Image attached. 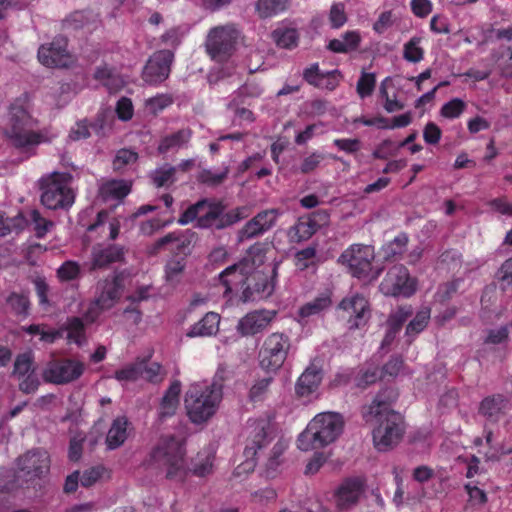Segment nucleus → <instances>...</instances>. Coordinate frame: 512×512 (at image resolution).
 <instances>
[{"label":"nucleus","instance_id":"nucleus-42","mask_svg":"<svg viewBox=\"0 0 512 512\" xmlns=\"http://www.w3.org/2000/svg\"><path fill=\"white\" fill-rule=\"evenodd\" d=\"M67 338L76 344H81L85 339V325L80 317H70L67 319L66 327Z\"/></svg>","mask_w":512,"mask_h":512},{"label":"nucleus","instance_id":"nucleus-10","mask_svg":"<svg viewBox=\"0 0 512 512\" xmlns=\"http://www.w3.org/2000/svg\"><path fill=\"white\" fill-rule=\"evenodd\" d=\"M85 371V364L72 358H53L42 372L46 383L65 385L78 380Z\"/></svg>","mask_w":512,"mask_h":512},{"label":"nucleus","instance_id":"nucleus-59","mask_svg":"<svg viewBox=\"0 0 512 512\" xmlns=\"http://www.w3.org/2000/svg\"><path fill=\"white\" fill-rule=\"evenodd\" d=\"M439 261L445 264L448 269L459 268L462 264V253L457 249H447L439 257Z\"/></svg>","mask_w":512,"mask_h":512},{"label":"nucleus","instance_id":"nucleus-41","mask_svg":"<svg viewBox=\"0 0 512 512\" xmlns=\"http://www.w3.org/2000/svg\"><path fill=\"white\" fill-rule=\"evenodd\" d=\"M288 0H258L257 11L263 18L271 17L286 10Z\"/></svg>","mask_w":512,"mask_h":512},{"label":"nucleus","instance_id":"nucleus-40","mask_svg":"<svg viewBox=\"0 0 512 512\" xmlns=\"http://www.w3.org/2000/svg\"><path fill=\"white\" fill-rule=\"evenodd\" d=\"M430 320V309L424 308L416 313L414 318L406 326V335L415 337L421 333L428 325Z\"/></svg>","mask_w":512,"mask_h":512},{"label":"nucleus","instance_id":"nucleus-29","mask_svg":"<svg viewBox=\"0 0 512 512\" xmlns=\"http://www.w3.org/2000/svg\"><path fill=\"white\" fill-rule=\"evenodd\" d=\"M220 316L215 312H208L204 317L195 323L187 333L188 337L212 336L219 329Z\"/></svg>","mask_w":512,"mask_h":512},{"label":"nucleus","instance_id":"nucleus-14","mask_svg":"<svg viewBox=\"0 0 512 512\" xmlns=\"http://www.w3.org/2000/svg\"><path fill=\"white\" fill-rule=\"evenodd\" d=\"M338 308L346 314L347 325L350 330L365 327L371 318L369 300L359 293L344 297Z\"/></svg>","mask_w":512,"mask_h":512},{"label":"nucleus","instance_id":"nucleus-18","mask_svg":"<svg viewBox=\"0 0 512 512\" xmlns=\"http://www.w3.org/2000/svg\"><path fill=\"white\" fill-rule=\"evenodd\" d=\"M276 312L255 310L242 317L237 325L238 332L243 336H252L266 329L275 318Z\"/></svg>","mask_w":512,"mask_h":512},{"label":"nucleus","instance_id":"nucleus-3","mask_svg":"<svg viewBox=\"0 0 512 512\" xmlns=\"http://www.w3.org/2000/svg\"><path fill=\"white\" fill-rule=\"evenodd\" d=\"M16 466V472H6L0 479V492L10 493L44 477L50 470V457L44 450L32 449L16 459Z\"/></svg>","mask_w":512,"mask_h":512},{"label":"nucleus","instance_id":"nucleus-27","mask_svg":"<svg viewBox=\"0 0 512 512\" xmlns=\"http://www.w3.org/2000/svg\"><path fill=\"white\" fill-rule=\"evenodd\" d=\"M361 40L358 31H346L340 38L330 40L327 49L333 53H350L358 50Z\"/></svg>","mask_w":512,"mask_h":512},{"label":"nucleus","instance_id":"nucleus-9","mask_svg":"<svg viewBox=\"0 0 512 512\" xmlns=\"http://www.w3.org/2000/svg\"><path fill=\"white\" fill-rule=\"evenodd\" d=\"M290 349V339L283 333H272L263 342L259 351L262 369L275 372L284 364Z\"/></svg>","mask_w":512,"mask_h":512},{"label":"nucleus","instance_id":"nucleus-4","mask_svg":"<svg viewBox=\"0 0 512 512\" xmlns=\"http://www.w3.org/2000/svg\"><path fill=\"white\" fill-rule=\"evenodd\" d=\"M342 416L334 412L316 415L298 436L297 447L302 451L324 447L334 442L343 430Z\"/></svg>","mask_w":512,"mask_h":512},{"label":"nucleus","instance_id":"nucleus-50","mask_svg":"<svg viewBox=\"0 0 512 512\" xmlns=\"http://www.w3.org/2000/svg\"><path fill=\"white\" fill-rule=\"evenodd\" d=\"M173 97L169 94H157L146 100V107L151 113L157 115L173 104Z\"/></svg>","mask_w":512,"mask_h":512},{"label":"nucleus","instance_id":"nucleus-16","mask_svg":"<svg viewBox=\"0 0 512 512\" xmlns=\"http://www.w3.org/2000/svg\"><path fill=\"white\" fill-rule=\"evenodd\" d=\"M277 268L278 264H274L271 278L261 271H251L242 292L243 300L247 302L268 298L275 288L273 278L277 275Z\"/></svg>","mask_w":512,"mask_h":512},{"label":"nucleus","instance_id":"nucleus-34","mask_svg":"<svg viewBox=\"0 0 512 512\" xmlns=\"http://www.w3.org/2000/svg\"><path fill=\"white\" fill-rule=\"evenodd\" d=\"M82 275L80 264L74 260L64 261L56 270V276L62 283L78 280Z\"/></svg>","mask_w":512,"mask_h":512},{"label":"nucleus","instance_id":"nucleus-49","mask_svg":"<svg viewBox=\"0 0 512 512\" xmlns=\"http://www.w3.org/2000/svg\"><path fill=\"white\" fill-rule=\"evenodd\" d=\"M30 221L34 226V231L37 238H43L49 231L50 227L53 225L52 221L44 218L36 209L30 212Z\"/></svg>","mask_w":512,"mask_h":512},{"label":"nucleus","instance_id":"nucleus-61","mask_svg":"<svg viewBox=\"0 0 512 512\" xmlns=\"http://www.w3.org/2000/svg\"><path fill=\"white\" fill-rule=\"evenodd\" d=\"M117 117L122 121H129L134 114L132 100L128 97H121L116 104Z\"/></svg>","mask_w":512,"mask_h":512},{"label":"nucleus","instance_id":"nucleus-25","mask_svg":"<svg viewBox=\"0 0 512 512\" xmlns=\"http://www.w3.org/2000/svg\"><path fill=\"white\" fill-rule=\"evenodd\" d=\"M129 425L130 422L126 416H118L112 421L105 439L108 450H115L125 443Z\"/></svg>","mask_w":512,"mask_h":512},{"label":"nucleus","instance_id":"nucleus-21","mask_svg":"<svg viewBox=\"0 0 512 512\" xmlns=\"http://www.w3.org/2000/svg\"><path fill=\"white\" fill-rule=\"evenodd\" d=\"M250 272L247 263L241 261L223 270L219 274V281L225 288L224 295H228L238 287L243 290Z\"/></svg>","mask_w":512,"mask_h":512},{"label":"nucleus","instance_id":"nucleus-12","mask_svg":"<svg viewBox=\"0 0 512 512\" xmlns=\"http://www.w3.org/2000/svg\"><path fill=\"white\" fill-rule=\"evenodd\" d=\"M276 438V430L266 421H258L250 433L244 449L246 458L244 465L247 469H253L258 455L264 454L266 448Z\"/></svg>","mask_w":512,"mask_h":512},{"label":"nucleus","instance_id":"nucleus-52","mask_svg":"<svg viewBox=\"0 0 512 512\" xmlns=\"http://www.w3.org/2000/svg\"><path fill=\"white\" fill-rule=\"evenodd\" d=\"M316 257L315 247H306L296 252L295 254V266L304 271L314 264Z\"/></svg>","mask_w":512,"mask_h":512},{"label":"nucleus","instance_id":"nucleus-47","mask_svg":"<svg viewBox=\"0 0 512 512\" xmlns=\"http://www.w3.org/2000/svg\"><path fill=\"white\" fill-rule=\"evenodd\" d=\"M138 160V153L127 148H122L117 151L113 160L114 171H121L127 165L133 164Z\"/></svg>","mask_w":512,"mask_h":512},{"label":"nucleus","instance_id":"nucleus-8","mask_svg":"<svg viewBox=\"0 0 512 512\" xmlns=\"http://www.w3.org/2000/svg\"><path fill=\"white\" fill-rule=\"evenodd\" d=\"M239 32L234 24L219 25L209 30L205 50L218 63L227 61L235 50Z\"/></svg>","mask_w":512,"mask_h":512},{"label":"nucleus","instance_id":"nucleus-7","mask_svg":"<svg viewBox=\"0 0 512 512\" xmlns=\"http://www.w3.org/2000/svg\"><path fill=\"white\" fill-rule=\"evenodd\" d=\"M71 178L69 173L60 172H54L42 178L40 181L42 204L51 210L69 209L75 201V194L70 187Z\"/></svg>","mask_w":512,"mask_h":512},{"label":"nucleus","instance_id":"nucleus-44","mask_svg":"<svg viewBox=\"0 0 512 512\" xmlns=\"http://www.w3.org/2000/svg\"><path fill=\"white\" fill-rule=\"evenodd\" d=\"M375 86V73L362 71L357 81L356 92L361 99H365L373 94Z\"/></svg>","mask_w":512,"mask_h":512},{"label":"nucleus","instance_id":"nucleus-54","mask_svg":"<svg viewBox=\"0 0 512 512\" xmlns=\"http://www.w3.org/2000/svg\"><path fill=\"white\" fill-rule=\"evenodd\" d=\"M32 364L33 359L29 353L19 354L14 362L13 374L19 379L30 374L33 372Z\"/></svg>","mask_w":512,"mask_h":512},{"label":"nucleus","instance_id":"nucleus-20","mask_svg":"<svg viewBox=\"0 0 512 512\" xmlns=\"http://www.w3.org/2000/svg\"><path fill=\"white\" fill-rule=\"evenodd\" d=\"M364 491V482L360 478H348L342 482L335 492L336 506L346 510L354 506Z\"/></svg>","mask_w":512,"mask_h":512},{"label":"nucleus","instance_id":"nucleus-46","mask_svg":"<svg viewBox=\"0 0 512 512\" xmlns=\"http://www.w3.org/2000/svg\"><path fill=\"white\" fill-rule=\"evenodd\" d=\"M186 262L183 257L173 258L169 260L165 266L166 281L176 284L180 281V277L185 269Z\"/></svg>","mask_w":512,"mask_h":512},{"label":"nucleus","instance_id":"nucleus-37","mask_svg":"<svg viewBox=\"0 0 512 512\" xmlns=\"http://www.w3.org/2000/svg\"><path fill=\"white\" fill-rule=\"evenodd\" d=\"M152 353L145 357H138L140 362H143V375L145 380L151 383H159L163 380L162 366L157 362L149 363Z\"/></svg>","mask_w":512,"mask_h":512},{"label":"nucleus","instance_id":"nucleus-32","mask_svg":"<svg viewBox=\"0 0 512 512\" xmlns=\"http://www.w3.org/2000/svg\"><path fill=\"white\" fill-rule=\"evenodd\" d=\"M269 248L268 243L257 242L247 250L246 256L241 262L247 263L250 271H257L256 268L264 263Z\"/></svg>","mask_w":512,"mask_h":512},{"label":"nucleus","instance_id":"nucleus-56","mask_svg":"<svg viewBox=\"0 0 512 512\" xmlns=\"http://www.w3.org/2000/svg\"><path fill=\"white\" fill-rule=\"evenodd\" d=\"M228 173V167H225L220 173H214L211 170H203L199 175V181L208 186H218L226 180Z\"/></svg>","mask_w":512,"mask_h":512},{"label":"nucleus","instance_id":"nucleus-6","mask_svg":"<svg viewBox=\"0 0 512 512\" xmlns=\"http://www.w3.org/2000/svg\"><path fill=\"white\" fill-rule=\"evenodd\" d=\"M184 445L175 437H162L150 453V465L166 470V478L182 481L187 475Z\"/></svg>","mask_w":512,"mask_h":512},{"label":"nucleus","instance_id":"nucleus-2","mask_svg":"<svg viewBox=\"0 0 512 512\" xmlns=\"http://www.w3.org/2000/svg\"><path fill=\"white\" fill-rule=\"evenodd\" d=\"M225 370L218 369L210 385L194 383L185 394V408L191 422L201 424L217 411L223 397Z\"/></svg>","mask_w":512,"mask_h":512},{"label":"nucleus","instance_id":"nucleus-13","mask_svg":"<svg viewBox=\"0 0 512 512\" xmlns=\"http://www.w3.org/2000/svg\"><path fill=\"white\" fill-rule=\"evenodd\" d=\"M374 250L369 245L352 244L339 257V262L346 265L353 277L365 278L372 269Z\"/></svg>","mask_w":512,"mask_h":512},{"label":"nucleus","instance_id":"nucleus-30","mask_svg":"<svg viewBox=\"0 0 512 512\" xmlns=\"http://www.w3.org/2000/svg\"><path fill=\"white\" fill-rule=\"evenodd\" d=\"M332 293L328 290L320 293L317 297H315L312 301L304 304L300 310L299 314L301 317H310L313 315H317L329 308L332 304L331 300Z\"/></svg>","mask_w":512,"mask_h":512},{"label":"nucleus","instance_id":"nucleus-23","mask_svg":"<svg viewBox=\"0 0 512 512\" xmlns=\"http://www.w3.org/2000/svg\"><path fill=\"white\" fill-rule=\"evenodd\" d=\"M100 293L95 298L104 308H112L120 299L123 290V278L119 274L106 277L99 283Z\"/></svg>","mask_w":512,"mask_h":512},{"label":"nucleus","instance_id":"nucleus-38","mask_svg":"<svg viewBox=\"0 0 512 512\" xmlns=\"http://www.w3.org/2000/svg\"><path fill=\"white\" fill-rule=\"evenodd\" d=\"M421 37L414 36L403 47V58L411 63H418L424 58V49L420 46Z\"/></svg>","mask_w":512,"mask_h":512},{"label":"nucleus","instance_id":"nucleus-5","mask_svg":"<svg viewBox=\"0 0 512 512\" xmlns=\"http://www.w3.org/2000/svg\"><path fill=\"white\" fill-rule=\"evenodd\" d=\"M37 121L18 102L10 106V127L7 132L12 145L25 153L34 154L35 148L46 141L40 131H35Z\"/></svg>","mask_w":512,"mask_h":512},{"label":"nucleus","instance_id":"nucleus-24","mask_svg":"<svg viewBox=\"0 0 512 512\" xmlns=\"http://www.w3.org/2000/svg\"><path fill=\"white\" fill-rule=\"evenodd\" d=\"M124 250L118 245H108L105 248H96L92 250L90 270L95 271L108 267L110 264L123 260Z\"/></svg>","mask_w":512,"mask_h":512},{"label":"nucleus","instance_id":"nucleus-43","mask_svg":"<svg viewBox=\"0 0 512 512\" xmlns=\"http://www.w3.org/2000/svg\"><path fill=\"white\" fill-rule=\"evenodd\" d=\"M143 375V362L138 357L133 363H130L115 372L114 377L118 381H136Z\"/></svg>","mask_w":512,"mask_h":512},{"label":"nucleus","instance_id":"nucleus-57","mask_svg":"<svg viewBox=\"0 0 512 512\" xmlns=\"http://www.w3.org/2000/svg\"><path fill=\"white\" fill-rule=\"evenodd\" d=\"M329 21L333 29H339L346 23L347 16L345 13V6L343 3H334L331 6L329 13Z\"/></svg>","mask_w":512,"mask_h":512},{"label":"nucleus","instance_id":"nucleus-33","mask_svg":"<svg viewBox=\"0 0 512 512\" xmlns=\"http://www.w3.org/2000/svg\"><path fill=\"white\" fill-rule=\"evenodd\" d=\"M340 75L338 70L322 71L318 63H313L303 70L302 77L309 85L321 88L327 76Z\"/></svg>","mask_w":512,"mask_h":512},{"label":"nucleus","instance_id":"nucleus-28","mask_svg":"<svg viewBox=\"0 0 512 512\" xmlns=\"http://www.w3.org/2000/svg\"><path fill=\"white\" fill-rule=\"evenodd\" d=\"M192 134L193 132L190 128H183L174 133L163 136L157 147L158 153L166 154L171 150L185 146L191 140Z\"/></svg>","mask_w":512,"mask_h":512},{"label":"nucleus","instance_id":"nucleus-15","mask_svg":"<svg viewBox=\"0 0 512 512\" xmlns=\"http://www.w3.org/2000/svg\"><path fill=\"white\" fill-rule=\"evenodd\" d=\"M173 61L174 53L172 51H156L149 57L143 68V81L152 86L161 84L169 77Z\"/></svg>","mask_w":512,"mask_h":512},{"label":"nucleus","instance_id":"nucleus-26","mask_svg":"<svg viewBox=\"0 0 512 512\" xmlns=\"http://www.w3.org/2000/svg\"><path fill=\"white\" fill-rule=\"evenodd\" d=\"M131 187L129 181L111 179L101 184L99 195L104 201L122 200L131 192Z\"/></svg>","mask_w":512,"mask_h":512},{"label":"nucleus","instance_id":"nucleus-35","mask_svg":"<svg viewBox=\"0 0 512 512\" xmlns=\"http://www.w3.org/2000/svg\"><path fill=\"white\" fill-rule=\"evenodd\" d=\"M273 38L277 46L293 49L298 45L299 34L294 28H278L273 32Z\"/></svg>","mask_w":512,"mask_h":512},{"label":"nucleus","instance_id":"nucleus-48","mask_svg":"<svg viewBox=\"0 0 512 512\" xmlns=\"http://www.w3.org/2000/svg\"><path fill=\"white\" fill-rule=\"evenodd\" d=\"M466 103L460 98H453L446 102L440 110L441 116L447 119L458 118L465 110Z\"/></svg>","mask_w":512,"mask_h":512},{"label":"nucleus","instance_id":"nucleus-39","mask_svg":"<svg viewBox=\"0 0 512 512\" xmlns=\"http://www.w3.org/2000/svg\"><path fill=\"white\" fill-rule=\"evenodd\" d=\"M413 314V309L410 305L398 307L396 311L391 313L387 319V328L399 333L404 323Z\"/></svg>","mask_w":512,"mask_h":512},{"label":"nucleus","instance_id":"nucleus-36","mask_svg":"<svg viewBox=\"0 0 512 512\" xmlns=\"http://www.w3.org/2000/svg\"><path fill=\"white\" fill-rule=\"evenodd\" d=\"M6 303L16 316L26 318L29 315L30 301L25 294L13 292L7 297Z\"/></svg>","mask_w":512,"mask_h":512},{"label":"nucleus","instance_id":"nucleus-53","mask_svg":"<svg viewBox=\"0 0 512 512\" xmlns=\"http://www.w3.org/2000/svg\"><path fill=\"white\" fill-rule=\"evenodd\" d=\"M265 232L266 231L263 229L260 222L257 221V218L254 216L239 231L238 238H239V241L243 242L245 240H249V239H252L259 235H262Z\"/></svg>","mask_w":512,"mask_h":512},{"label":"nucleus","instance_id":"nucleus-19","mask_svg":"<svg viewBox=\"0 0 512 512\" xmlns=\"http://www.w3.org/2000/svg\"><path fill=\"white\" fill-rule=\"evenodd\" d=\"M38 60L46 67H67L69 55L66 49V42L63 39H56L48 46L42 45L38 49Z\"/></svg>","mask_w":512,"mask_h":512},{"label":"nucleus","instance_id":"nucleus-55","mask_svg":"<svg viewBox=\"0 0 512 512\" xmlns=\"http://www.w3.org/2000/svg\"><path fill=\"white\" fill-rule=\"evenodd\" d=\"M408 236L405 233L397 235L390 243H388L385 252L387 257H396L402 255L408 244Z\"/></svg>","mask_w":512,"mask_h":512},{"label":"nucleus","instance_id":"nucleus-17","mask_svg":"<svg viewBox=\"0 0 512 512\" xmlns=\"http://www.w3.org/2000/svg\"><path fill=\"white\" fill-rule=\"evenodd\" d=\"M511 409L510 399L503 394H492L484 397L478 408V413L488 422L495 424Z\"/></svg>","mask_w":512,"mask_h":512},{"label":"nucleus","instance_id":"nucleus-51","mask_svg":"<svg viewBox=\"0 0 512 512\" xmlns=\"http://www.w3.org/2000/svg\"><path fill=\"white\" fill-rule=\"evenodd\" d=\"M207 200H200L195 204L190 205L179 217L178 223L180 225H187L194 220L198 221L201 212L206 208Z\"/></svg>","mask_w":512,"mask_h":512},{"label":"nucleus","instance_id":"nucleus-31","mask_svg":"<svg viewBox=\"0 0 512 512\" xmlns=\"http://www.w3.org/2000/svg\"><path fill=\"white\" fill-rule=\"evenodd\" d=\"M176 173L177 167L165 163L152 171L149 177L155 187H169L177 181Z\"/></svg>","mask_w":512,"mask_h":512},{"label":"nucleus","instance_id":"nucleus-58","mask_svg":"<svg viewBox=\"0 0 512 512\" xmlns=\"http://www.w3.org/2000/svg\"><path fill=\"white\" fill-rule=\"evenodd\" d=\"M280 215V209L271 208L257 213L255 217L257 218V221L260 222L263 229L267 232L275 225L276 220Z\"/></svg>","mask_w":512,"mask_h":512},{"label":"nucleus","instance_id":"nucleus-62","mask_svg":"<svg viewBox=\"0 0 512 512\" xmlns=\"http://www.w3.org/2000/svg\"><path fill=\"white\" fill-rule=\"evenodd\" d=\"M105 468L103 466H95L85 470L80 477L81 485L90 487L94 485L104 474Z\"/></svg>","mask_w":512,"mask_h":512},{"label":"nucleus","instance_id":"nucleus-1","mask_svg":"<svg viewBox=\"0 0 512 512\" xmlns=\"http://www.w3.org/2000/svg\"><path fill=\"white\" fill-rule=\"evenodd\" d=\"M397 393L392 388L381 390L363 411L366 422H375L373 443L378 451H387L399 443L404 434V421L400 413L391 408Z\"/></svg>","mask_w":512,"mask_h":512},{"label":"nucleus","instance_id":"nucleus-11","mask_svg":"<svg viewBox=\"0 0 512 512\" xmlns=\"http://www.w3.org/2000/svg\"><path fill=\"white\" fill-rule=\"evenodd\" d=\"M416 280L404 265L391 267L380 283L379 289L386 296L410 297L416 291Z\"/></svg>","mask_w":512,"mask_h":512},{"label":"nucleus","instance_id":"nucleus-22","mask_svg":"<svg viewBox=\"0 0 512 512\" xmlns=\"http://www.w3.org/2000/svg\"><path fill=\"white\" fill-rule=\"evenodd\" d=\"M322 379V369L316 364L311 363L299 376L295 384V393L297 397L309 399L319 388Z\"/></svg>","mask_w":512,"mask_h":512},{"label":"nucleus","instance_id":"nucleus-64","mask_svg":"<svg viewBox=\"0 0 512 512\" xmlns=\"http://www.w3.org/2000/svg\"><path fill=\"white\" fill-rule=\"evenodd\" d=\"M91 135L89 122L86 119L76 122L70 129L69 138L73 141L87 139Z\"/></svg>","mask_w":512,"mask_h":512},{"label":"nucleus","instance_id":"nucleus-63","mask_svg":"<svg viewBox=\"0 0 512 512\" xmlns=\"http://www.w3.org/2000/svg\"><path fill=\"white\" fill-rule=\"evenodd\" d=\"M271 382V377L262 378L256 381L249 391L250 400L253 402L262 400Z\"/></svg>","mask_w":512,"mask_h":512},{"label":"nucleus","instance_id":"nucleus-45","mask_svg":"<svg viewBox=\"0 0 512 512\" xmlns=\"http://www.w3.org/2000/svg\"><path fill=\"white\" fill-rule=\"evenodd\" d=\"M317 229L311 223L309 219L302 220L300 219L290 231L291 238L297 242L305 241L311 238Z\"/></svg>","mask_w":512,"mask_h":512},{"label":"nucleus","instance_id":"nucleus-60","mask_svg":"<svg viewBox=\"0 0 512 512\" xmlns=\"http://www.w3.org/2000/svg\"><path fill=\"white\" fill-rule=\"evenodd\" d=\"M219 207L218 204L210 205L208 210L199 216L196 226L199 228H213L214 221L219 216Z\"/></svg>","mask_w":512,"mask_h":512}]
</instances>
